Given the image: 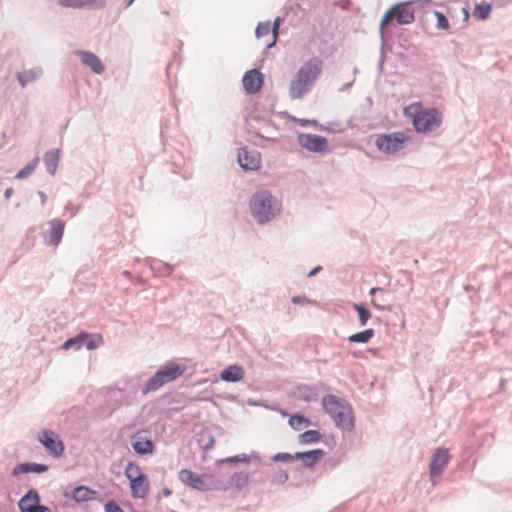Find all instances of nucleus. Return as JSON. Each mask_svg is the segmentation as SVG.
<instances>
[{
    "mask_svg": "<svg viewBox=\"0 0 512 512\" xmlns=\"http://www.w3.org/2000/svg\"><path fill=\"white\" fill-rule=\"evenodd\" d=\"M249 213L257 225L273 222L281 213L280 200L267 189L255 191L248 202Z\"/></svg>",
    "mask_w": 512,
    "mask_h": 512,
    "instance_id": "nucleus-1",
    "label": "nucleus"
},
{
    "mask_svg": "<svg viewBox=\"0 0 512 512\" xmlns=\"http://www.w3.org/2000/svg\"><path fill=\"white\" fill-rule=\"evenodd\" d=\"M322 73V60L312 57L303 63L294 74L289 85V98L297 100L302 98L318 80Z\"/></svg>",
    "mask_w": 512,
    "mask_h": 512,
    "instance_id": "nucleus-2",
    "label": "nucleus"
},
{
    "mask_svg": "<svg viewBox=\"0 0 512 512\" xmlns=\"http://www.w3.org/2000/svg\"><path fill=\"white\" fill-rule=\"evenodd\" d=\"M414 113H411L412 124L417 133H431L442 124V115L436 108L423 109L422 104L414 105Z\"/></svg>",
    "mask_w": 512,
    "mask_h": 512,
    "instance_id": "nucleus-3",
    "label": "nucleus"
},
{
    "mask_svg": "<svg viewBox=\"0 0 512 512\" xmlns=\"http://www.w3.org/2000/svg\"><path fill=\"white\" fill-rule=\"evenodd\" d=\"M184 373V369L176 362H169L165 366L158 369L142 387L143 396L151 392L159 390L163 385L170 383L180 377Z\"/></svg>",
    "mask_w": 512,
    "mask_h": 512,
    "instance_id": "nucleus-4",
    "label": "nucleus"
},
{
    "mask_svg": "<svg viewBox=\"0 0 512 512\" xmlns=\"http://www.w3.org/2000/svg\"><path fill=\"white\" fill-rule=\"evenodd\" d=\"M415 1H403L395 3L393 6H391L383 15L380 26H379V33L380 35L383 34V28L384 26L390 22L391 20L395 19L397 24L399 25H408L411 24L415 17H414V10L410 7L412 4H414ZM383 38V36H381Z\"/></svg>",
    "mask_w": 512,
    "mask_h": 512,
    "instance_id": "nucleus-5",
    "label": "nucleus"
},
{
    "mask_svg": "<svg viewBox=\"0 0 512 512\" xmlns=\"http://www.w3.org/2000/svg\"><path fill=\"white\" fill-rule=\"evenodd\" d=\"M124 475L129 481L132 498L141 499L146 497L149 491V482L140 466L132 461L128 462Z\"/></svg>",
    "mask_w": 512,
    "mask_h": 512,
    "instance_id": "nucleus-6",
    "label": "nucleus"
},
{
    "mask_svg": "<svg viewBox=\"0 0 512 512\" xmlns=\"http://www.w3.org/2000/svg\"><path fill=\"white\" fill-rule=\"evenodd\" d=\"M409 140V131H396L377 135L375 146L384 154H392L402 150Z\"/></svg>",
    "mask_w": 512,
    "mask_h": 512,
    "instance_id": "nucleus-7",
    "label": "nucleus"
},
{
    "mask_svg": "<svg viewBox=\"0 0 512 512\" xmlns=\"http://www.w3.org/2000/svg\"><path fill=\"white\" fill-rule=\"evenodd\" d=\"M38 441L44 446L48 455L53 458L60 457L64 452V443L53 430H42L38 435Z\"/></svg>",
    "mask_w": 512,
    "mask_h": 512,
    "instance_id": "nucleus-8",
    "label": "nucleus"
},
{
    "mask_svg": "<svg viewBox=\"0 0 512 512\" xmlns=\"http://www.w3.org/2000/svg\"><path fill=\"white\" fill-rule=\"evenodd\" d=\"M297 139L300 146L309 152L322 153L328 147L327 139L321 135L300 133L298 134Z\"/></svg>",
    "mask_w": 512,
    "mask_h": 512,
    "instance_id": "nucleus-9",
    "label": "nucleus"
},
{
    "mask_svg": "<svg viewBox=\"0 0 512 512\" xmlns=\"http://www.w3.org/2000/svg\"><path fill=\"white\" fill-rule=\"evenodd\" d=\"M450 460L449 450L439 447L435 449L429 464L430 477L438 478L447 467Z\"/></svg>",
    "mask_w": 512,
    "mask_h": 512,
    "instance_id": "nucleus-10",
    "label": "nucleus"
},
{
    "mask_svg": "<svg viewBox=\"0 0 512 512\" xmlns=\"http://www.w3.org/2000/svg\"><path fill=\"white\" fill-rule=\"evenodd\" d=\"M242 84L246 93L256 94L263 85V74L257 69L248 70L242 78Z\"/></svg>",
    "mask_w": 512,
    "mask_h": 512,
    "instance_id": "nucleus-11",
    "label": "nucleus"
},
{
    "mask_svg": "<svg viewBox=\"0 0 512 512\" xmlns=\"http://www.w3.org/2000/svg\"><path fill=\"white\" fill-rule=\"evenodd\" d=\"M74 54L78 56L82 64L89 67L94 74L101 75L105 71L101 59L95 53L88 50H76Z\"/></svg>",
    "mask_w": 512,
    "mask_h": 512,
    "instance_id": "nucleus-12",
    "label": "nucleus"
},
{
    "mask_svg": "<svg viewBox=\"0 0 512 512\" xmlns=\"http://www.w3.org/2000/svg\"><path fill=\"white\" fill-rule=\"evenodd\" d=\"M290 396L296 400L311 403L318 400L319 394L316 386L298 384L293 387Z\"/></svg>",
    "mask_w": 512,
    "mask_h": 512,
    "instance_id": "nucleus-13",
    "label": "nucleus"
},
{
    "mask_svg": "<svg viewBox=\"0 0 512 512\" xmlns=\"http://www.w3.org/2000/svg\"><path fill=\"white\" fill-rule=\"evenodd\" d=\"M49 229L43 237L45 245H59L64 233L65 223L61 219H53L49 222Z\"/></svg>",
    "mask_w": 512,
    "mask_h": 512,
    "instance_id": "nucleus-14",
    "label": "nucleus"
},
{
    "mask_svg": "<svg viewBox=\"0 0 512 512\" xmlns=\"http://www.w3.org/2000/svg\"><path fill=\"white\" fill-rule=\"evenodd\" d=\"M131 447L133 451L140 456L152 454L154 452V443L150 437L141 433L131 436Z\"/></svg>",
    "mask_w": 512,
    "mask_h": 512,
    "instance_id": "nucleus-15",
    "label": "nucleus"
},
{
    "mask_svg": "<svg viewBox=\"0 0 512 512\" xmlns=\"http://www.w3.org/2000/svg\"><path fill=\"white\" fill-rule=\"evenodd\" d=\"M332 420L335 426L343 431L350 432L355 427L354 413L349 404L343 410L337 412Z\"/></svg>",
    "mask_w": 512,
    "mask_h": 512,
    "instance_id": "nucleus-16",
    "label": "nucleus"
},
{
    "mask_svg": "<svg viewBox=\"0 0 512 512\" xmlns=\"http://www.w3.org/2000/svg\"><path fill=\"white\" fill-rule=\"evenodd\" d=\"M238 163L244 170H256L260 166V156L256 151H249L247 148L238 150Z\"/></svg>",
    "mask_w": 512,
    "mask_h": 512,
    "instance_id": "nucleus-17",
    "label": "nucleus"
},
{
    "mask_svg": "<svg viewBox=\"0 0 512 512\" xmlns=\"http://www.w3.org/2000/svg\"><path fill=\"white\" fill-rule=\"evenodd\" d=\"M179 480L189 486L192 489L199 490V491H205L207 490V485L202 479V477L196 473H193L192 471L188 469H182L179 471Z\"/></svg>",
    "mask_w": 512,
    "mask_h": 512,
    "instance_id": "nucleus-18",
    "label": "nucleus"
},
{
    "mask_svg": "<svg viewBox=\"0 0 512 512\" xmlns=\"http://www.w3.org/2000/svg\"><path fill=\"white\" fill-rule=\"evenodd\" d=\"M321 404L324 412L328 414L331 419L335 417L337 412H340L348 405L345 401H342L340 398L333 394L325 395Z\"/></svg>",
    "mask_w": 512,
    "mask_h": 512,
    "instance_id": "nucleus-19",
    "label": "nucleus"
},
{
    "mask_svg": "<svg viewBox=\"0 0 512 512\" xmlns=\"http://www.w3.org/2000/svg\"><path fill=\"white\" fill-rule=\"evenodd\" d=\"M245 371L240 365H230L220 373V379L226 383H236L244 378Z\"/></svg>",
    "mask_w": 512,
    "mask_h": 512,
    "instance_id": "nucleus-20",
    "label": "nucleus"
},
{
    "mask_svg": "<svg viewBox=\"0 0 512 512\" xmlns=\"http://www.w3.org/2000/svg\"><path fill=\"white\" fill-rule=\"evenodd\" d=\"M43 75V69L41 67H33L28 70L16 73L21 88H25L28 84L37 81Z\"/></svg>",
    "mask_w": 512,
    "mask_h": 512,
    "instance_id": "nucleus-21",
    "label": "nucleus"
},
{
    "mask_svg": "<svg viewBox=\"0 0 512 512\" xmlns=\"http://www.w3.org/2000/svg\"><path fill=\"white\" fill-rule=\"evenodd\" d=\"M49 467L41 463H21L16 465L12 470V475L17 476L19 474L37 473L41 474L48 471Z\"/></svg>",
    "mask_w": 512,
    "mask_h": 512,
    "instance_id": "nucleus-22",
    "label": "nucleus"
},
{
    "mask_svg": "<svg viewBox=\"0 0 512 512\" xmlns=\"http://www.w3.org/2000/svg\"><path fill=\"white\" fill-rule=\"evenodd\" d=\"M60 161V150L50 149L45 152L43 156V162L49 175L54 176L56 174L58 164Z\"/></svg>",
    "mask_w": 512,
    "mask_h": 512,
    "instance_id": "nucleus-23",
    "label": "nucleus"
},
{
    "mask_svg": "<svg viewBox=\"0 0 512 512\" xmlns=\"http://www.w3.org/2000/svg\"><path fill=\"white\" fill-rule=\"evenodd\" d=\"M40 502L39 493L31 488L19 500L18 507L21 512H28V508H33Z\"/></svg>",
    "mask_w": 512,
    "mask_h": 512,
    "instance_id": "nucleus-24",
    "label": "nucleus"
},
{
    "mask_svg": "<svg viewBox=\"0 0 512 512\" xmlns=\"http://www.w3.org/2000/svg\"><path fill=\"white\" fill-rule=\"evenodd\" d=\"M97 492L88 486L80 485L73 489L72 498L76 502L91 501L96 498Z\"/></svg>",
    "mask_w": 512,
    "mask_h": 512,
    "instance_id": "nucleus-25",
    "label": "nucleus"
},
{
    "mask_svg": "<svg viewBox=\"0 0 512 512\" xmlns=\"http://www.w3.org/2000/svg\"><path fill=\"white\" fill-rule=\"evenodd\" d=\"M325 452L321 448H315L312 450L305 451V454L303 455L302 459V466L304 468H311L313 467L318 461H320Z\"/></svg>",
    "mask_w": 512,
    "mask_h": 512,
    "instance_id": "nucleus-26",
    "label": "nucleus"
},
{
    "mask_svg": "<svg viewBox=\"0 0 512 512\" xmlns=\"http://www.w3.org/2000/svg\"><path fill=\"white\" fill-rule=\"evenodd\" d=\"M288 424L293 430L300 431L303 427L312 425V422L302 414H294L289 417Z\"/></svg>",
    "mask_w": 512,
    "mask_h": 512,
    "instance_id": "nucleus-27",
    "label": "nucleus"
},
{
    "mask_svg": "<svg viewBox=\"0 0 512 512\" xmlns=\"http://www.w3.org/2000/svg\"><path fill=\"white\" fill-rule=\"evenodd\" d=\"M322 438L321 433L318 430H306L299 435V443L303 445L318 443Z\"/></svg>",
    "mask_w": 512,
    "mask_h": 512,
    "instance_id": "nucleus-28",
    "label": "nucleus"
},
{
    "mask_svg": "<svg viewBox=\"0 0 512 512\" xmlns=\"http://www.w3.org/2000/svg\"><path fill=\"white\" fill-rule=\"evenodd\" d=\"M373 336H374V330L371 328H368L363 331L351 334L348 337V341L351 343L366 344L370 341V339Z\"/></svg>",
    "mask_w": 512,
    "mask_h": 512,
    "instance_id": "nucleus-29",
    "label": "nucleus"
},
{
    "mask_svg": "<svg viewBox=\"0 0 512 512\" xmlns=\"http://www.w3.org/2000/svg\"><path fill=\"white\" fill-rule=\"evenodd\" d=\"M492 11V4L486 1H482L477 4L473 10L474 17L480 20H486L489 18Z\"/></svg>",
    "mask_w": 512,
    "mask_h": 512,
    "instance_id": "nucleus-30",
    "label": "nucleus"
},
{
    "mask_svg": "<svg viewBox=\"0 0 512 512\" xmlns=\"http://www.w3.org/2000/svg\"><path fill=\"white\" fill-rule=\"evenodd\" d=\"M39 157H34L27 165L20 169L14 176L15 179L21 180L28 177L36 169L39 164Z\"/></svg>",
    "mask_w": 512,
    "mask_h": 512,
    "instance_id": "nucleus-31",
    "label": "nucleus"
},
{
    "mask_svg": "<svg viewBox=\"0 0 512 512\" xmlns=\"http://www.w3.org/2000/svg\"><path fill=\"white\" fill-rule=\"evenodd\" d=\"M83 340H85V332H80L75 337L67 339L63 343L62 348L64 350H68L70 348H75L76 350H79L83 347Z\"/></svg>",
    "mask_w": 512,
    "mask_h": 512,
    "instance_id": "nucleus-32",
    "label": "nucleus"
},
{
    "mask_svg": "<svg viewBox=\"0 0 512 512\" xmlns=\"http://www.w3.org/2000/svg\"><path fill=\"white\" fill-rule=\"evenodd\" d=\"M353 308L358 313V322L360 326H365L368 320L371 318L372 314L369 309L363 306L360 303H354Z\"/></svg>",
    "mask_w": 512,
    "mask_h": 512,
    "instance_id": "nucleus-33",
    "label": "nucleus"
},
{
    "mask_svg": "<svg viewBox=\"0 0 512 512\" xmlns=\"http://www.w3.org/2000/svg\"><path fill=\"white\" fill-rule=\"evenodd\" d=\"M251 459L260 460V457L257 453H253L251 456H248L244 453L237 454L234 456L227 457L222 460L223 463H236V462H243V463H249Z\"/></svg>",
    "mask_w": 512,
    "mask_h": 512,
    "instance_id": "nucleus-34",
    "label": "nucleus"
},
{
    "mask_svg": "<svg viewBox=\"0 0 512 512\" xmlns=\"http://www.w3.org/2000/svg\"><path fill=\"white\" fill-rule=\"evenodd\" d=\"M103 340L100 335H96L91 337L88 333L85 332V340H83V347L86 350L91 351L98 348L102 344Z\"/></svg>",
    "mask_w": 512,
    "mask_h": 512,
    "instance_id": "nucleus-35",
    "label": "nucleus"
},
{
    "mask_svg": "<svg viewBox=\"0 0 512 512\" xmlns=\"http://www.w3.org/2000/svg\"><path fill=\"white\" fill-rule=\"evenodd\" d=\"M232 485L241 490L249 482V476L245 472L234 473L231 477Z\"/></svg>",
    "mask_w": 512,
    "mask_h": 512,
    "instance_id": "nucleus-36",
    "label": "nucleus"
},
{
    "mask_svg": "<svg viewBox=\"0 0 512 512\" xmlns=\"http://www.w3.org/2000/svg\"><path fill=\"white\" fill-rule=\"evenodd\" d=\"M271 30V23L269 21L259 22L255 29L256 38L268 35Z\"/></svg>",
    "mask_w": 512,
    "mask_h": 512,
    "instance_id": "nucleus-37",
    "label": "nucleus"
},
{
    "mask_svg": "<svg viewBox=\"0 0 512 512\" xmlns=\"http://www.w3.org/2000/svg\"><path fill=\"white\" fill-rule=\"evenodd\" d=\"M436 17V28L440 30H446L449 28V21L447 17L439 11H434Z\"/></svg>",
    "mask_w": 512,
    "mask_h": 512,
    "instance_id": "nucleus-38",
    "label": "nucleus"
},
{
    "mask_svg": "<svg viewBox=\"0 0 512 512\" xmlns=\"http://www.w3.org/2000/svg\"><path fill=\"white\" fill-rule=\"evenodd\" d=\"M106 7V0H84L83 8L100 10Z\"/></svg>",
    "mask_w": 512,
    "mask_h": 512,
    "instance_id": "nucleus-39",
    "label": "nucleus"
},
{
    "mask_svg": "<svg viewBox=\"0 0 512 512\" xmlns=\"http://www.w3.org/2000/svg\"><path fill=\"white\" fill-rule=\"evenodd\" d=\"M84 0H58V4L63 8L81 9Z\"/></svg>",
    "mask_w": 512,
    "mask_h": 512,
    "instance_id": "nucleus-40",
    "label": "nucleus"
},
{
    "mask_svg": "<svg viewBox=\"0 0 512 512\" xmlns=\"http://www.w3.org/2000/svg\"><path fill=\"white\" fill-rule=\"evenodd\" d=\"M105 512H124V510L113 500L104 505Z\"/></svg>",
    "mask_w": 512,
    "mask_h": 512,
    "instance_id": "nucleus-41",
    "label": "nucleus"
},
{
    "mask_svg": "<svg viewBox=\"0 0 512 512\" xmlns=\"http://www.w3.org/2000/svg\"><path fill=\"white\" fill-rule=\"evenodd\" d=\"M291 302L295 305H304V304L313 303V301L311 299H309L306 296H301V295L293 296L291 299Z\"/></svg>",
    "mask_w": 512,
    "mask_h": 512,
    "instance_id": "nucleus-42",
    "label": "nucleus"
},
{
    "mask_svg": "<svg viewBox=\"0 0 512 512\" xmlns=\"http://www.w3.org/2000/svg\"><path fill=\"white\" fill-rule=\"evenodd\" d=\"M271 460L273 462H279V461L287 462V461H290L291 460V453H287V452L277 453V454H275L271 458Z\"/></svg>",
    "mask_w": 512,
    "mask_h": 512,
    "instance_id": "nucleus-43",
    "label": "nucleus"
},
{
    "mask_svg": "<svg viewBox=\"0 0 512 512\" xmlns=\"http://www.w3.org/2000/svg\"><path fill=\"white\" fill-rule=\"evenodd\" d=\"M28 512H52V510L38 502L33 508H28Z\"/></svg>",
    "mask_w": 512,
    "mask_h": 512,
    "instance_id": "nucleus-44",
    "label": "nucleus"
},
{
    "mask_svg": "<svg viewBox=\"0 0 512 512\" xmlns=\"http://www.w3.org/2000/svg\"><path fill=\"white\" fill-rule=\"evenodd\" d=\"M280 21H281V19L279 17H277L273 21V24L271 26V32H272V35L275 36V38L278 37L279 28H280Z\"/></svg>",
    "mask_w": 512,
    "mask_h": 512,
    "instance_id": "nucleus-45",
    "label": "nucleus"
},
{
    "mask_svg": "<svg viewBox=\"0 0 512 512\" xmlns=\"http://www.w3.org/2000/svg\"><path fill=\"white\" fill-rule=\"evenodd\" d=\"M339 464V460L336 458H328L325 461V465L329 468H334Z\"/></svg>",
    "mask_w": 512,
    "mask_h": 512,
    "instance_id": "nucleus-46",
    "label": "nucleus"
},
{
    "mask_svg": "<svg viewBox=\"0 0 512 512\" xmlns=\"http://www.w3.org/2000/svg\"><path fill=\"white\" fill-rule=\"evenodd\" d=\"M255 137L259 138L262 141H266V142H269V143H276V139L275 138H273V137H265V136H263L260 133H255Z\"/></svg>",
    "mask_w": 512,
    "mask_h": 512,
    "instance_id": "nucleus-47",
    "label": "nucleus"
},
{
    "mask_svg": "<svg viewBox=\"0 0 512 512\" xmlns=\"http://www.w3.org/2000/svg\"><path fill=\"white\" fill-rule=\"evenodd\" d=\"M305 454V451H299V452H295L294 454H291V460H301L303 459V455Z\"/></svg>",
    "mask_w": 512,
    "mask_h": 512,
    "instance_id": "nucleus-48",
    "label": "nucleus"
},
{
    "mask_svg": "<svg viewBox=\"0 0 512 512\" xmlns=\"http://www.w3.org/2000/svg\"><path fill=\"white\" fill-rule=\"evenodd\" d=\"M371 304L373 307H375L377 310L383 311L385 310V306L381 303H378L376 299H372Z\"/></svg>",
    "mask_w": 512,
    "mask_h": 512,
    "instance_id": "nucleus-49",
    "label": "nucleus"
},
{
    "mask_svg": "<svg viewBox=\"0 0 512 512\" xmlns=\"http://www.w3.org/2000/svg\"><path fill=\"white\" fill-rule=\"evenodd\" d=\"M37 194H38V196L40 198L41 204L44 205L46 203V200H47L46 194L43 191H41V190H39Z\"/></svg>",
    "mask_w": 512,
    "mask_h": 512,
    "instance_id": "nucleus-50",
    "label": "nucleus"
},
{
    "mask_svg": "<svg viewBox=\"0 0 512 512\" xmlns=\"http://www.w3.org/2000/svg\"><path fill=\"white\" fill-rule=\"evenodd\" d=\"M322 270V267L321 266H316L314 267L309 273H308V277H312V276H315L319 271Z\"/></svg>",
    "mask_w": 512,
    "mask_h": 512,
    "instance_id": "nucleus-51",
    "label": "nucleus"
},
{
    "mask_svg": "<svg viewBox=\"0 0 512 512\" xmlns=\"http://www.w3.org/2000/svg\"><path fill=\"white\" fill-rule=\"evenodd\" d=\"M13 188L12 187H8L5 191H4V197L5 199H9L12 195H13Z\"/></svg>",
    "mask_w": 512,
    "mask_h": 512,
    "instance_id": "nucleus-52",
    "label": "nucleus"
},
{
    "mask_svg": "<svg viewBox=\"0 0 512 512\" xmlns=\"http://www.w3.org/2000/svg\"><path fill=\"white\" fill-rule=\"evenodd\" d=\"M383 289L381 287H372L369 291V295L374 297L377 292H382Z\"/></svg>",
    "mask_w": 512,
    "mask_h": 512,
    "instance_id": "nucleus-53",
    "label": "nucleus"
},
{
    "mask_svg": "<svg viewBox=\"0 0 512 512\" xmlns=\"http://www.w3.org/2000/svg\"><path fill=\"white\" fill-rule=\"evenodd\" d=\"M287 480H288V474L285 471H282L280 473V481L281 482H286Z\"/></svg>",
    "mask_w": 512,
    "mask_h": 512,
    "instance_id": "nucleus-54",
    "label": "nucleus"
},
{
    "mask_svg": "<svg viewBox=\"0 0 512 512\" xmlns=\"http://www.w3.org/2000/svg\"><path fill=\"white\" fill-rule=\"evenodd\" d=\"M162 495L164 497H169L171 495V490L169 488H167V487L163 488Z\"/></svg>",
    "mask_w": 512,
    "mask_h": 512,
    "instance_id": "nucleus-55",
    "label": "nucleus"
},
{
    "mask_svg": "<svg viewBox=\"0 0 512 512\" xmlns=\"http://www.w3.org/2000/svg\"><path fill=\"white\" fill-rule=\"evenodd\" d=\"M276 41H277V38H275V36H273L272 41L266 45V48L267 49L272 48L276 44Z\"/></svg>",
    "mask_w": 512,
    "mask_h": 512,
    "instance_id": "nucleus-56",
    "label": "nucleus"
},
{
    "mask_svg": "<svg viewBox=\"0 0 512 512\" xmlns=\"http://www.w3.org/2000/svg\"><path fill=\"white\" fill-rule=\"evenodd\" d=\"M383 57L381 56L378 62V70L381 72L383 69Z\"/></svg>",
    "mask_w": 512,
    "mask_h": 512,
    "instance_id": "nucleus-57",
    "label": "nucleus"
},
{
    "mask_svg": "<svg viewBox=\"0 0 512 512\" xmlns=\"http://www.w3.org/2000/svg\"><path fill=\"white\" fill-rule=\"evenodd\" d=\"M214 443V439L211 438L209 442L204 446V449H209Z\"/></svg>",
    "mask_w": 512,
    "mask_h": 512,
    "instance_id": "nucleus-58",
    "label": "nucleus"
},
{
    "mask_svg": "<svg viewBox=\"0 0 512 512\" xmlns=\"http://www.w3.org/2000/svg\"><path fill=\"white\" fill-rule=\"evenodd\" d=\"M463 17H464V20L466 21L469 17V12L467 9L463 8Z\"/></svg>",
    "mask_w": 512,
    "mask_h": 512,
    "instance_id": "nucleus-59",
    "label": "nucleus"
},
{
    "mask_svg": "<svg viewBox=\"0 0 512 512\" xmlns=\"http://www.w3.org/2000/svg\"><path fill=\"white\" fill-rule=\"evenodd\" d=\"M134 1H135V0H126V1H125V8L130 7V6L133 4V2H134Z\"/></svg>",
    "mask_w": 512,
    "mask_h": 512,
    "instance_id": "nucleus-60",
    "label": "nucleus"
},
{
    "mask_svg": "<svg viewBox=\"0 0 512 512\" xmlns=\"http://www.w3.org/2000/svg\"><path fill=\"white\" fill-rule=\"evenodd\" d=\"M353 85V82L347 83L343 88L340 89V91H344L345 89L351 87Z\"/></svg>",
    "mask_w": 512,
    "mask_h": 512,
    "instance_id": "nucleus-61",
    "label": "nucleus"
},
{
    "mask_svg": "<svg viewBox=\"0 0 512 512\" xmlns=\"http://www.w3.org/2000/svg\"><path fill=\"white\" fill-rule=\"evenodd\" d=\"M164 267H166L169 271H171L173 269V266L169 265V264H163Z\"/></svg>",
    "mask_w": 512,
    "mask_h": 512,
    "instance_id": "nucleus-62",
    "label": "nucleus"
},
{
    "mask_svg": "<svg viewBox=\"0 0 512 512\" xmlns=\"http://www.w3.org/2000/svg\"><path fill=\"white\" fill-rule=\"evenodd\" d=\"M437 478H431L432 485L435 486L437 484Z\"/></svg>",
    "mask_w": 512,
    "mask_h": 512,
    "instance_id": "nucleus-63",
    "label": "nucleus"
},
{
    "mask_svg": "<svg viewBox=\"0 0 512 512\" xmlns=\"http://www.w3.org/2000/svg\"><path fill=\"white\" fill-rule=\"evenodd\" d=\"M302 122H303L304 124L310 123V121H309V120H307V119H303V120H302Z\"/></svg>",
    "mask_w": 512,
    "mask_h": 512,
    "instance_id": "nucleus-64",
    "label": "nucleus"
}]
</instances>
